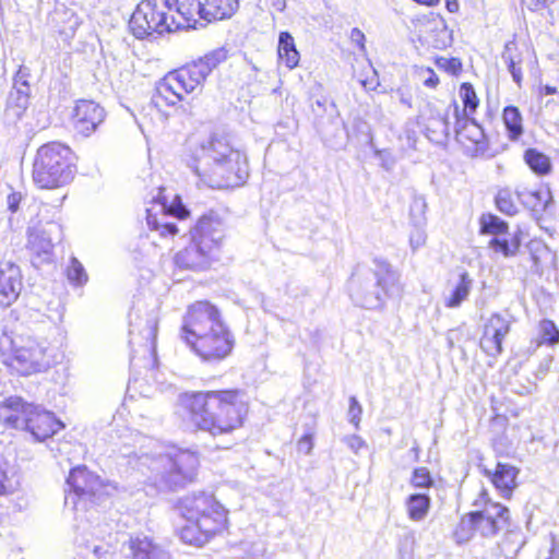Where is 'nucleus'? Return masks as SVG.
<instances>
[{"label":"nucleus","mask_w":559,"mask_h":559,"mask_svg":"<svg viewBox=\"0 0 559 559\" xmlns=\"http://www.w3.org/2000/svg\"><path fill=\"white\" fill-rule=\"evenodd\" d=\"M419 23L424 24V23H435V24H443V19L441 17L440 14H437V13H429L427 15H424L421 19L418 20Z\"/></svg>","instance_id":"obj_51"},{"label":"nucleus","mask_w":559,"mask_h":559,"mask_svg":"<svg viewBox=\"0 0 559 559\" xmlns=\"http://www.w3.org/2000/svg\"><path fill=\"white\" fill-rule=\"evenodd\" d=\"M298 451L302 454H309L313 448V435L305 433L302 435L297 442Z\"/></svg>","instance_id":"obj_48"},{"label":"nucleus","mask_w":559,"mask_h":559,"mask_svg":"<svg viewBox=\"0 0 559 559\" xmlns=\"http://www.w3.org/2000/svg\"><path fill=\"white\" fill-rule=\"evenodd\" d=\"M278 62L289 70L298 67L300 53L296 48L295 39L289 32H281L277 45Z\"/></svg>","instance_id":"obj_24"},{"label":"nucleus","mask_w":559,"mask_h":559,"mask_svg":"<svg viewBox=\"0 0 559 559\" xmlns=\"http://www.w3.org/2000/svg\"><path fill=\"white\" fill-rule=\"evenodd\" d=\"M502 122L510 141H518L524 133L523 117L514 105L506 106L502 110Z\"/></svg>","instance_id":"obj_29"},{"label":"nucleus","mask_w":559,"mask_h":559,"mask_svg":"<svg viewBox=\"0 0 559 559\" xmlns=\"http://www.w3.org/2000/svg\"><path fill=\"white\" fill-rule=\"evenodd\" d=\"M502 56L508 66V70L512 75L513 81L516 83L518 86H521L523 82V72L521 69V64L523 63V57L518 44L514 40L508 41L504 46Z\"/></svg>","instance_id":"obj_31"},{"label":"nucleus","mask_w":559,"mask_h":559,"mask_svg":"<svg viewBox=\"0 0 559 559\" xmlns=\"http://www.w3.org/2000/svg\"><path fill=\"white\" fill-rule=\"evenodd\" d=\"M21 269L9 260L0 261V309H5L14 304L22 290Z\"/></svg>","instance_id":"obj_16"},{"label":"nucleus","mask_w":559,"mask_h":559,"mask_svg":"<svg viewBox=\"0 0 559 559\" xmlns=\"http://www.w3.org/2000/svg\"><path fill=\"white\" fill-rule=\"evenodd\" d=\"M479 234L506 236L509 234V224L495 214L486 213L479 217Z\"/></svg>","instance_id":"obj_33"},{"label":"nucleus","mask_w":559,"mask_h":559,"mask_svg":"<svg viewBox=\"0 0 559 559\" xmlns=\"http://www.w3.org/2000/svg\"><path fill=\"white\" fill-rule=\"evenodd\" d=\"M240 0H185L190 28L199 21L215 23L229 20L239 9Z\"/></svg>","instance_id":"obj_10"},{"label":"nucleus","mask_w":559,"mask_h":559,"mask_svg":"<svg viewBox=\"0 0 559 559\" xmlns=\"http://www.w3.org/2000/svg\"><path fill=\"white\" fill-rule=\"evenodd\" d=\"M12 490L13 486L9 474V465L0 457V496L8 495Z\"/></svg>","instance_id":"obj_44"},{"label":"nucleus","mask_w":559,"mask_h":559,"mask_svg":"<svg viewBox=\"0 0 559 559\" xmlns=\"http://www.w3.org/2000/svg\"><path fill=\"white\" fill-rule=\"evenodd\" d=\"M449 128V118L445 115L439 114L437 117L427 120L425 123V133L429 140L440 142L448 136Z\"/></svg>","instance_id":"obj_34"},{"label":"nucleus","mask_w":559,"mask_h":559,"mask_svg":"<svg viewBox=\"0 0 559 559\" xmlns=\"http://www.w3.org/2000/svg\"><path fill=\"white\" fill-rule=\"evenodd\" d=\"M78 173V155L60 141H49L35 152L31 177L40 190H56L73 181Z\"/></svg>","instance_id":"obj_5"},{"label":"nucleus","mask_w":559,"mask_h":559,"mask_svg":"<svg viewBox=\"0 0 559 559\" xmlns=\"http://www.w3.org/2000/svg\"><path fill=\"white\" fill-rule=\"evenodd\" d=\"M536 348L559 345V326L550 319H542L536 325V336L532 340Z\"/></svg>","instance_id":"obj_26"},{"label":"nucleus","mask_w":559,"mask_h":559,"mask_svg":"<svg viewBox=\"0 0 559 559\" xmlns=\"http://www.w3.org/2000/svg\"><path fill=\"white\" fill-rule=\"evenodd\" d=\"M28 424L25 431L29 432L36 440L45 441L53 437L64 426L52 413L33 407L28 415Z\"/></svg>","instance_id":"obj_19"},{"label":"nucleus","mask_w":559,"mask_h":559,"mask_svg":"<svg viewBox=\"0 0 559 559\" xmlns=\"http://www.w3.org/2000/svg\"><path fill=\"white\" fill-rule=\"evenodd\" d=\"M131 559H159L160 548L147 536H135L129 539Z\"/></svg>","instance_id":"obj_27"},{"label":"nucleus","mask_w":559,"mask_h":559,"mask_svg":"<svg viewBox=\"0 0 559 559\" xmlns=\"http://www.w3.org/2000/svg\"><path fill=\"white\" fill-rule=\"evenodd\" d=\"M67 484L70 492L75 497V503L99 504L118 491L117 484L103 479L85 465L71 468L67 477Z\"/></svg>","instance_id":"obj_8"},{"label":"nucleus","mask_w":559,"mask_h":559,"mask_svg":"<svg viewBox=\"0 0 559 559\" xmlns=\"http://www.w3.org/2000/svg\"><path fill=\"white\" fill-rule=\"evenodd\" d=\"M185 0H142L131 14L129 28L138 38L190 28Z\"/></svg>","instance_id":"obj_6"},{"label":"nucleus","mask_w":559,"mask_h":559,"mask_svg":"<svg viewBox=\"0 0 559 559\" xmlns=\"http://www.w3.org/2000/svg\"><path fill=\"white\" fill-rule=\"evenodd\" d=\"M445 7L449 12L454 13L459 10V3L456 0H448Z\"/></svg>","instance_id":"obj_53"},{"label":"nucleus","mask_w":559,"mask_h":559,"mask_svg":"<svg viewBox=\"0 0 559 559\" xmlns=\"http://www.w3.org/2000/svg\"><path fill=\"white\" fill-rule=\"evenodd\" d=\"M523 241V235L522 231L518 230L513 233L512 235L508 234V237L499 236V237H492L489 242L488 247L491 249L496 254H499L503 258H512L518 254L522 247Z\"/></svg>","instance_id":"obj_25"},{"label":"nucleus","mask_w":559,"mask_h":559,"mask_svg":"<svg viewBox=\"0 0 559 559\" xmlns=\"http://www.w3.org/2000/svg\"><path fill=\"white\" fill-rule=\"evenodd\" d=\"M497 209L507 215H514L519 212L520 200L518 199V189H500L495 198Z\"/></svg>","instance_id":"obj_37"},{"label":"nucleus","mask_w":559,"mask_h":559,"mask_svg":"<svg viewBox=\"0 0 559 559\" xmlns=\"http://www.w3.org/2000/svg\"><path fill=\"white\" fill-rule=\"evenodd\" d=\"M430 498L424 493H413L407 498L406 507L408 518L413 521L423 520L430 509Z\"/></svg>","instance_id":"obj_35"},{"label":"nucleus","mask_w":559,"mask_h":559,"mask_svg":"<svg viewBox=\"0 0 559 559\" xmlns=\"http://www.w3.org/2000/svg\"><path fill=\"white\" fill-rule=\"evenodd\" d=\"M146 222L151 230L157 231L160 237L176 236L179 229L174 223H163L157 217V214L151 210L146 212Z\"/></svg>","instance_id":"obj_40"},{"label":"nucleus","mask_w":559,"mask_h":559,"mask_svg":"<svg viewBox=\"0 0 559 559\" xmlns=\"http://www.w3.org/2000/svg\"><path fill=\"white\" fill-rule=\"evenodd\" d=\"M105 109L96 102L79 99L70 115L74 131L82 136H90L104 122Z\"/></svg>","instance_id":"obj_12"},{"label":"nucleus","mask_w":559,"mask_h":559,"mask_svg":"<svg viewBox=\"0 0 559 559\" xmlns=\"http://www.w3.org/2000/svg\"><path fill=\"white\" fill-rule=\"evenodd\" d=\"M455 140L471 155H476L486 148L485 133L474 117H455Z\"/></svg>","instance_id":"obj_15"},{"label":"nucleus","mask_w":559,"mask_h":559,"mask_svg":"<svg viewBox=\"0 0 559 559\" xmlns=\"http://www.w3.org/2000/svg\"><path fill=\"white\" fill-rule=\"evenodd\" d=\"M349 39L360 53H366V36L359 28L355 27L350 31Z\"/></svg>","instance_id":"obj_47"},{"label":"nucleus","mask_w":559,"mask_h":559,"mask_svg":"<svg viewBox=\"0 0 559 559\" xmlns=\"http://www.w3.org/2000/svg\"><path fill=\"white\" fill-rule=\"evenodd\" d=\"M179 337L200 361L210 365L226 360L236 346V336L222 310L209 300H195L187 307Z\"/></svg>","instance_id":"obj_2"},{"label":"nucleus","mask_w":559,"mask_h":559,"mask_svg":"<svg viewBox=\"0 0 559 559\" xmlns=\"http://www.w3.org/2000/svg\"><path fill=\"white\" fill-rule=\"evenodd\" d=\"M420 72L423 74H426V78L424 79L423 81V85L428 88V90H436L438 88V86L440 85V78L439 75L437 74V72L430 68V67H426V68H420Z\"/></svg>","instance_id":"obj_46"},{"label":"nucleus","mask_w":559,"mask_h":559,"mask_svg":"<svg viewBox=\"0 0 559 559\" xmlns=\"http://www.w3.org/2000/svg\"><path fill=\"white\" fill-rule=\"evenodd\" d=\"M183 95L176 80L168 73L156 84L152 104L160 114L168 116L182 102Z\"/></svg>","instance_id":"obj_18"},{"label":"nucleus","mask_w":559,"mask_h":559,"mask_svg":"<svg viewBox=\"0 0 559 559\" xmlns=\"http://www.w3.org/2000/svg\"><path fill=\"white\" fill-rule=\"evenodd\" d=\"M548 255V250L545 246L537 245L536 247L531 248V260L533 262V266L536 272H540L545 262V259Z\"/></svg>","instance_id":"obj_45"},{"label":"nucleus","mask_w":559,"mask_h":559,"mask_svg":"<svg viewBox=\"0 0 559 559\" xmlns=\"http://www.w3.org/2000/svg\"><path fill=\"white\" fill-rule=\"evenodd\" d=\"M224 238V221L210 210L200 215L190 229V242L179 250L174 262L182 270L202 271L217 259Z\"/></svg>","instance_id":"obj_4"},{"label":"nucleus","mask_w":559,"mask_h":559,"mask_svg":"<svg viewBox=\"0 0 559 559\" xmlns=\"http://www.w3.org/2000/svg\"><path fill=\"white\" fill-rule=\"evenodd\" d=\"M520 473L518 466L502 462H498L492 471H483L500 497L506 500L512 499L514 491L520 486Z\"/></svg>","instance_id":"obj_17"},{"label":"nucleus","mask_w":559,"mask_h":559,"mask_svg":"<svg viewBox=\"0 0 559 559\" xmlns=\"http://www.w3.org/2000/svg\"><path fill=\"white\" fill-rule=\"evenodd\" d=\"M62 227L59 223L38 221L28 228L27 241L32 247H38L45 251L56 242H59L62 239Z\"/></svg>","instance_id":"obj_20"},{"label":"nucleus","mask_w":559,"mask_h":559,"mask_svg":"<svg viewBox=\"0 0 559 559\" xmlns=\"http://www.w3.org/2000/svg\"><path fill=\"white\" fill-rule=\"evenodd\" d=\"M432 60L438 69L452 76L457 78L463 72L462 60L457 57L445 58L442 56H436Z\"/></svg>","instance_id":"obj_41"},{"label":"nucleus","mask_w":559,"mask_h":559,"mask_svg":"<svg viewBox=\"0 0 559 559\" xmlns=\"http://www.w3.org/2000/svg\"><path fill=\"white\" fill-rule=\"evenodd\" d=\"M229 57L230 55L228 49L225 47H219L198 59V62L209 75L214 69L225 63Z\"/></svg>","instance_id":"obj_39"},{"label":"nucleus","mask_w":559,"mask_h":559,"mask_svg":"<svg viewBox=\"0 0 559 559\" xmlns=\"http://www.w3.org/2000/svg\"><path fill=\"white\" fill-rule=\"evenodd\" d=\"M523 160L537 176L543 177L551 173L552 163L550 157L535 147H530L524 151Z\"/></svg>","instance_id":"obj_30"},{"label":"nucleus","mask_w":559,"mask_h":559,"mask_svg":"<svg viewBox=\"0 0 559 559\" xmlns=\"http://www.w3.org/2000/svg\"><path fill=\"white\" fill-rule=\"evenodd\" d=\"M52 362L48 349L35 340H26L14 345L7 357V365L20 376H28L47 370Z\"/></svg>","instance_id":"obj_9"},{"label":"nucleus","mask_w":559,"mask_h":559,"mask_svg":"<svg viewBox=\"0 0 559 559\" xmlns=\"http://www.w3.org/2000/svg\"><path fill=\"white\" fill-rule=\"evenodd\" d=\"M178 83L183 94H190L203 87L207 78L198 60L189 62L177 70L169 72Z\"/></svg>","instance_id":"obj_21"},{"label":"nucleus","mask_w":559,"mask_h":559,"mask_svg":"<svg viewBox=\"0 0 559 559\" xmlns=\"http://www.w3.org/2000/svg\"><path fill=\"white\" fill-rule=\"evenodd\" d=\"M200 468V454L197 451L182 449L169 457L167 481L183 486L195 480Z\"/></svg>","instance_id":"obj_14"},{"label":"nucleus","mask_w":559,"mask_h":559,"mask_svg":"<svg viewBox=\"0 0 559 559\" xmlns=\"http://www.w3.org/2000/svg\"><path fill=\"white\" fill-rule=\"evenodd\" d=\"M10 210L12 212H16L17 211V204H10Z\"/></svg>","instance_id":"obj_54"},{"label":"nucleus","mask_w":559,"mask_h":559,"mask_svg":"<svg viewBox=\"0 0 559 559\" xmlns=\"http://www.w3.org/2000/svg\"><path fill=\"white\" fill-rule=\"evenodd\" d=\"M473 506L479 507L480 510L463 514L453 531L459 543L467 542L476 532L484 537H492L510 525L509 508L492 500L488 489H480Z\"/></svg>","instance_id":"obj_7"},{"label":"nucleus","mask_w":559,"mask_h":559,"mask_svg":"<svg viewBox=\"0 0 559 559\" xmlns=\"http://www.w3.org/2000/svg\"><path fill=\"white\" fill-rule=\"evenodd\" d=\"M32 405L21 400H7L1 407V423L5 428L25 430L28 424Z\"/></svg>","instance_id":"obj_22"},{"label":"nucleus","mask_w":559,"mask_h":559,"mask_svg":"<svg viewBox=\"0 0 559 559\" xmlns=\"http://www.w3.org/2000/svg\"><path fill=\"white\" fill-rule=\"evenodd\" d=\"M28 76V70L25 67H20L15 73L14 81L15 84L20 83L24 86H28L26 82V78Z\"/></svg>","instance_id":"obj_49"},{"label":"nucleus","mask_w":559,"mask_h":559,"mask_svg":"<svg viewBox=\"0 0 559 559\" xmlns=\"http://www.w3.org/2000/svg\"><path fill=\"white\" fill-rule=\"evenodd\" d=\"M177 414L195 433L211 437L229 436L247 420L248 404L236 388L185 390L177 396Z\"/></svg>","instance_id":"obj_1"},{"label":"nucleus","mask_w":559,"mask_h":559,"mask_svg":"<svg viewBox=\"0 0 559 559\" xmlns=\"http://www.w3.org/2000/svg\"><path fill=\"white\" fill-rule=\"evenodd\" d=\"M157 201L162 205V213L166 216H171L179 221L188 219L191 216L180 195H176L171 202H167L165 198H158Z\"/></svg>","instance_id":"obj_38"},{"label":"nucleus","mask_w":559,"mask_h":559,"mask_svg":"<svg viewBox=\"0 0 559 559\" xmlns=\"http://www.w3.org/2000/svg\"><path fill=\"white\" fill-rule=\"evenodd\" d=\"M179 523L177 537L188 546L202 548L229 530L228 509L211 492L193 491L175 503Z\"/></svg>","instance_id":"obj_3"},{"label":"nucleus","mask_w":559,"mask_h":559,"mask_svg":"<svg viewBox=\"0 0 559 559\" xmlns=\"http://www.w3.org/2000/svg\"><path fill=\"white\" fill-rule=\"evenodd\" d=\"M219 146H227L222 141H217ZM214 174L221 178L216 182L217 188H233L245 181L248 176L247 158L238 151L226 147V153L215 158Z\"/></svg>","instance_id":"obj_11"},{"label":"nucleus","mask_w":559,"mask_h":559,"mask_svg":"<svg viewBox=\"0 0 559 559\" xmlns=\"http://www.w3.org/2000/svg\"><path fill=\"white\" fill-rule=\"evenodd\" d=\"M409 483L412 487L418 489H429L435 485V480L430 471L425 466L414 468L409 478Z\"/></svg>","instance_id":"obj_42"},{"label":"nucleus","mask_w":559,"mask_h":559,"mask_svg":"<svg viewBox=\"0 0 559 559\" xmlns=\"http://www.w3.org/2000/svg\"><path fill=\"white\" fill-rule=\"evenodd\" d=\"M67 277L75 285H81L87 281L84 267L76 259L71 260L67 269Z\"/></svg>","instance_id":"obj_43"},{"label":"nucleus","mask_w":559,"mask_h":559,"mask_svg":"<svg viewBox=\"0 0 559 559\" xmlns=\"http://www.w3.org/2000/svg\"><path fill=\"white\" fill-rule=\"evenodd\" d=\"M148 352H150L151 354H154V353H155V348H154L153 344H152L151 346H148Z\"/></svg>","instance_id":"obj_55"},{"label":"nucleus","mask_w":559,"mask_h":559,"mask_svg":"<svg viewBox=\"0 0 559 559\" xmlns=\"http://www.w3.org/2000/svg\"><path fill=\"white\" fill-rule=\"evenodd\" d=\"M518 199L525 209L542 212L551 202V191L543 183L532 188L523 186L518 188Z\"/></svg>","instance_id":"obj_23"},{"label":"nucleus","mask_w":559,"mask_h":559,"mask_svg":"<svg viewBox=\"0 0 559 559\" xmlns=\"http://www.w3.org/2000/svg\"><path fill=\"white\" fill-rule=\"evenodd\" d=\"M472 288V280L467 272H463L460 275L459 283L451 292L450 296L445 299L444 305L448 308H456L464 300L467 299Z\"/></svg>","instance_id":"obj_36"},{"label":"nucleus","mask_w":559,"mask_h":559,"mask_svg":"<svg viewBox=\"0 0 559 559\" xmlns=\"http://www.w3.org/2000/svg\"><path fill=\"white\" fill-rule=\"evenodd\" d=\"M511 331V322L501 313H491L485 321L479 337L480 349L490 357L503 352L502 343Z\"/></svg>","instance_id":"obj_13"},{"label":"nucleus","mask_w":559,"mask_h":559,"mask_svg":"<svg viewBox=\"0 0 559 559\" xmlns=\"http://www.w3.org/2000/svg\"><path fill=\"white\" fill-rule=\"evenodd\" d=\"M52 22L56 32L67 40L74 36L80 25L78 15L70 9L56 11Z\"/></svg>","instance_id":"obj_28"},{"label":"nucleus","mask_w":559,"mask_h":559,"mask_svg":"<svg viewBox=\"0 0 559 559\" xmlns=\"http://www.w3.org/2000/svg\"><path fill=\"white\" fill-rule=\"evenodd\" d=\"M396 93L400 96V102L404 104L406 107L412 108L413 107V96L408 91L397 88Z\"/></svg>","instance_id":"obj_50"},{"label":"nucleus","mask_w":559,"mask_h":559,"mask_svg":"<svg viewBox=\"0 0 559 559\" xmlns=\"http://www.w3.org/2000/svg\"><path fill=\"white\" fill-rule=\"evenodd\" d=\"M459 96L462 102V111L455 117L471 118L477 112L480 99L471 82H463L459 87Z\"/></svg>","instance_id":"obj_32"},{"label":"nucleus","mask_w":559,"mask_h":559,"mask_svg":"<svg viewBox=\"0 0 559 559\" xmlns=\"http://www.w3.org/2000/svg\"><path fill=\"white\" fill-rule=\"evenodd\" d=\"M557 94V87L550 86V85H544L539 87V95L540 96H548V95H555Z\"/></svg>","instance_id":"obj_52"}]
</instances>
